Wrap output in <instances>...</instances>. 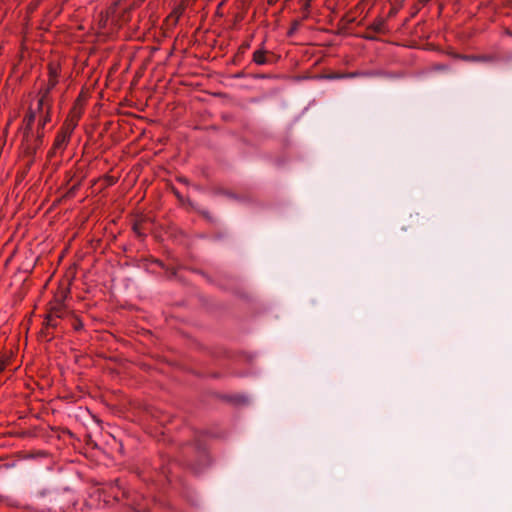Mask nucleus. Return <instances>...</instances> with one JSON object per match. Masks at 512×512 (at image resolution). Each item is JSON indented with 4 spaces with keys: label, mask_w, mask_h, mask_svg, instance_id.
<instances>
[{
    "label": "nucleus",
    "mask_w": 512,
    "mask_h": 512,
    "mask_svg": "<svg viewBox=\"0 0 512 512\" xmlns=\"http://www.w3.org/2000/svg\"><path fill=\"white\" fill-rule=\"evenodd\" d=\"M58 151H59V150H54V147L52 146V148H51V149L49 150V152H48V158H50V159H51V158H53L54 156H56V154H57V152H58Z\"/></svg>",
    "instance_id": "9d476101"
},
{
    "label": "nucleus",
    "mask_w": 512,
    "mask_h": 512,
    "mask_svg": "<svg viewBox=\"0 0 512 512\" xmlns=\"http://www.w3.org/2000/svg\"><path fill=\"white\" fill-rule=\"evenodd\" d=\"M238 400H239V401H241V402H245V401H246V398H245V397H243V396H240V397H238Z\"/></svg>",
    "instance_id": "ddd939ff"
},
{
    "label": "nucleus",
    "mask_w": 512,
    "mask_h": 512,
    "mask_svg": "<svg viewBox=\"0 0 512 512\" xmlns=\"http://www.w3.org/2000/svg\"><path fill=\"white\" fill-rule=\"evenodd\" d=\"M5 369L4 362H0V373Z\"/></svg>",
    "instance_id": "f8f14e48"
},
{
    "label": "nucleus",
    "mask_w": 512,
    "mask_h": 512,
    "mask_svg": "<svg viewBox=\"0 0 512 512\" xmlns=\"http://www.w3.org/2000/svg\"><path fill=\"white\" fill-rule=\"evenodd\" d=\"M369 30L375 33H384L385 32V20L382 18L377 19L373 22L369 27Z\"/></svg>",
    "instance_id": "423d86ee"
},
{
    "label": "nucleus",
    "mask_w": 512,
    "mask_h": 512,
    "mask_svg": "<svg viewBox=\"0 0 512 512\" xmlns=\"http://www.w3.org/2000/svg\"><path fill=\"white\" fill-rule=\"evenodd\" d=\"M65 314H66V308H65L64 304L62 302H60L57 305L53 306L47 315L54 317V318L61 319L65 316Z\"/></svg>",
    "instance_id": "f03ea898"
},
{
    "label": "nucleus",
    "mask_w": 512,
    "mask_h": 512,
    "mask_svg": "<svg viewBox=\"0 0 512 512\" xmlns=\"http://www.w3.org/2000/svg\"><path fill=\"white\" fill-rule=\"evenodd\" d=\"M253 61L258 65H265L271 62L270 59L266 56V52L263 50L254 52Z\"/></svg>",
    "instance_id": "7ed1b4c3"
},
{
    "label": "nucleus",
    "mask_w": 512,
    "mask_h": 512,
    "mask_svg": "<svg viewBox=\"0 0 512 512\" xmlns=\"http://www.w3.org/2000/svg\"><path fill=\"white\" fill-rule=\"evenodd\" d=\"M466 60H478L476 57H465Z\"/></svg>",
    "instance_id": "4468645a"
},
{
    "label": "nucleus",
    "mask_w": 512,
    "mask_h": 512,
    "mask_svg": "<svg viewBox=\"0 0 512 512\" xmlns=\"http://www.w3.org/2000/svg\"><path fill=\"white\" fill-rule=\"evenodd\" d=\"M41 144H42V134L38 133L35 138L34 144L28 145V147L26 149L27 155H29L31 158H33L36 153L37 148Z\"/></svg>",
    "instance_id": "39448f33"
},
{
    "label": "nucleus",
    "mask_w": 512,
    "mask_h": 512,
    "mask_svg": "<svg viewBox=\"0 0 512 512\" xmlns=\"http://www.w3.org/2000/svg\"><path fill=\"white\" fill-rule=\"evenodd\" d=\"M341 76L339 75H336V76H333L332 78H340Z\"/></svg>",
    "instance_id": "2eb2a0df"
},
{
    "label": "nucleus",
    "mask_w": 512,
    "mask_h": 512,
    "mask_svg": "<svg viewBox=\"0 0 512 512\" xmlns=\"http://www.w3.org/2000/svg\"><path fill=\"white\" fill-rule=\"evenodd\" d=\"M76 125H77L76 122H71V123L67 124L65 129H62L57 134L54 144H53L54 150H60V151L64 150V148L69 140V137H70L73 129L76 127Z\"/></svg>",
    "instance_id": "f257e3e1"
},
{
    "label": "nucleus",
    "mask_w": 512,
    "mask_h": 512,
    "mask_svg": "<svg viewBox=\"0 0 512 512\" xmlns=\"http://www.w3.org/2000/svg\"><path fill=\"white\" fill-rule=\"evenodd\" d=\"M55 85V83H51V86L48 87L46 89V91L44 92V94L41 96V98L38 100V105H37V111L42 115V114H45L46 112V109H45V102L47 100V97L49 95V92L51 90V88Z\"/></svg>",
    "instance_id": "20e7f679"
},
{
    "label": "nucleus",
    "mask_w": 512,
    "mask_h": 512,
    "mask_svg": "<svg viewBox=\"0 0 512 512\" xmlns=\"http://www.w3.org/2000/svg\"><path fill=\"white\" fill-rule=\"evenodd\" d=\"M363 37H364L365 39H368V40H375V39H376V37H375V36H373V35H371V34H366V35H364Z\"/></svg>",
    "instance_id": "9b49d317"
},
{
    "label": "nucleus",
    "mask_w": 512,
    "mask_h": 512,
    "mask_svg": "<svg viewBox=\"0 0 512 512\" xmlns=\"http://www.w3.org/2000/svg\"><path fill=\"white\" fill-rule=\"evenodd\" d=\"M58 319L59 318H54V317H51V316H46L45 318V322H44V325H45V328L48 329V328H57L58 326Z\"/></svg>",
    "instance_id": "6e6552de"
},
{
    "label": "nucleus",
    "mask_w": 512,
    "mask_h": 512,
    "mask_svg": "<svg viewBox=\"0 0 512 512\" xmlns=\"http://www.w3.org/2000/svg\"><path fill=\"white\" fill-rule=\"evenodd\" d=\"M49 107L46 108L45 114H42V119L39 122V128H43L47 122L50 121V113H49Z\"/></svg>",
    "instance_id": "1a4fd4ad"
},
{
    "label": "nucleus",
    "mask_w": 512,
    "mask_h": 512,
    "mask_svg": "<svg viewBox=\"0 0 512 512\" xmlns=\"http://www.w3.org/2000/svg\"><path fill=\"white\" fill-rule=\"evenodd\" d=\"M35 117H36V112L34 111H30V113L26 116L25 118V121H26V129H25V136L28 137V133H30L31 129H32V124L35 120Z\"/></svg>",
    "instance_id": "0eeeda50"
}]
</instances>
